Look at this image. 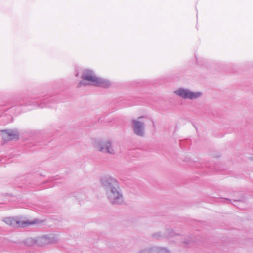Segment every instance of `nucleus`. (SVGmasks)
<instances>
[{
	"label": "nucleus",
	"mask_w": 253,
	"mask_h": 253,
	"mask_svg": "<svg viewBox=\"0 0 253 253\" xmlns=\"http://www.w3.org/2000/svg\"><path fill=\"white\" fill-rule=\"evenodd\" d=\"M82 81H81L78 86L82 85H92L101 87H107L110 84L105 79L97 77L94 73L90 70H85L82 76Z\"/></svg>",
	"instance_id": "obj_1"
},
{
	"label": "nucleus",
	"mask_w": 253,
	"mask_h": 253,
	"mask_svg": "<svg viewBox=\"0 0 253 253\" xmlns=\"http://www.w3.org/2000/svg\"><path fill=\"white\" fill-rule=\"evenodd\" d=\"M107 196L110 202L113 204L119 205L123 203V195L119 190L118 186L107 190Z\"/></svg>",
	"instance_id": "obj_2"
},
{
	"label": "nucleus",
	"mask_w": 253,
	"mask_h": 253,
	"mask_svg": "<svg viewBox=\"0 0 253 253\" xmlns=\"http://www.w3.org/2000/svg\"><path fill=\"white\" fill-rule=\"evenodd\" d=\"M95 147L100 152L107 153L111 155H114L115 151L112 146V141L108 140L107 141H98L95 144Z\"/></svg>",
	"instance_id": "obj_3"
},
{
	"label": "nucleus",
	"mask_w": 253,
	"mask_h": 253,
	"mask_svg": "<svg viewBox=\"0 0 253 253\" xmlns=\"http://www.w3.org/2000/svg\"><path fill=\"white\" fill-rule=\"evenodd\" d=\"M3 221L7 225L13 227H24L30 225L34 224L36 222L29 221H21L17 217H6L3 219Z\"/></svg>",
	"instance_id": "obj_4"
},
{
	"label": "nucleus",
	"mask_w": 253,
	"mask_h": 253,
	"mask_svg": "<svg viewBox=\"0 0 253 253\" xmlns=\"http://www.w3.org/2000/svg\"><path fill=\"white\" fill-rule=\"evenodd\" d=\"M174 93L184 99L193 100L200 97L202 95L201 92H193L187 89L179 88L174 91Z\"/></svg>",
	"instance_id": "obj_5"
},
{
	"label": "nucleus",
	"mask_w": 253,
	"mask_h": 253,
	"mask_svg": "<svg viewBox=\"0 0 253 253\" xmlns=\"http://www.w3.org/2000/svg\"><path fill=\"white\" fill-rule=\"evenodd\" d=\"M143 118V117H140L137 120H132L134 132L135 134L140 136H143L144 135V123L140 121Z\"/></svg>",
	"instance_id": "obj_6"
},
{
	"label": "nucleus",
	"mask_w": 253,
	"mask_h": 253,
	"mask_svg": "<svg viewBox=\"0 0 253 253\" xmlns=\"http://www.w3.org/2000/svg\"><path fill=\"white\" fill-rule=\"evenodd\" d=\"M2 139L4 141L17 140L19 138V133L16 130H3L1 131Z\"/></svg>",
	"instance_id": "obj_7"
},
{
	"label": "nucleus",
	"mask_w": 253,
	"mask_h": 253,
	"mask_svg": "<svg viewBox=\"0 0 253 253\" xmlns=\"http://www.w3.org/2000/svg\"><path fill=\"white\" fill-rule=\"evenodd\" d=\"M101 182L103 186L107 190L111 189L113 187L118 186L116 179L109 175L103 176L101 179Z\"/></svg>",
	"instance_id": "obj_8"
},
{
	"label": "nucleus",
	"mask_w": 253,
	"mask_h": 253,
	"mask_svg": "<svg viewBox=\"0 0 253 253\" xmlns=\"http://www.w3.org/2000/svg\"><path fill=\"white\" fill-rule=\"evenodd\" d=\"M58 238L54 235H47L39 237L37 241L40 246L54 243L57 242Z\"/></svg>",
	"instance_id": "obj_9"
},
{
	"label": "nucleus",
	"mask_w": 253,
	"mask_h": 253,
	"mask_svg": "<svg viewBox=\"0 0 253 253\" xmlns=\"http://www.w3.org/2000/svg\"><path fill=\"white\" fill-rule=\"evenodd\" d=\"M52 100L51 99H48L47 98H45L43 99H40V101H42V102H41L40 103H38L36 101H28L25 103L26 106L28 105H32V106H37L39 108H44L46 107H51L49 103V101H51Z\"/></svg>",
	"instance_id": "obj_10"
},
{
	"label": "nucleus",
	"mask_w": 253,
	"mask_h": 253,
	"mask_svg": "<svg viewBox=\"0 0 253 253\" xmlns=\"http://www.w3.org/2000/svg\"><path fill=\"white\" fill-rule=\"evenodd\" d=\"M152 253H170V252L166 248L153 247H152Z\"/></svg>",
	"instance_id": "obj_11"
},
{
	"label": "nucleus",
	"mask_w": 253,
	"mask_h": 253,
	"mask_svg": "<svg viewBox=\"0 0 253 253\" xmlns=\"http://www.w3.org/2000/svg\"><path fill=\"white\" fill-rule=\"evenodd\" d=\"M167 234L168 237H172L175 235V233H174L173 231L171 229H168L167 230Z\"/></svg>",
	"instance_id": "obj_12"
},
{
	"label": "nucleus",
	"mask_w": 253,
	"mask_h": 253,
	"mask_svg": "<svg viewBox=\"0 0 253 253\" xmlns=\"http://www.w3.org/2000/svg\"><path fill=\"white\" fill-rule=\"evenodd\" d=\"M31 98L32 99H35L37 98V97H34V96H32Z\"/></svg>",
	"instance_id": "obj_13"
},
{
	"label": "nucleus",
	"mask_w": 253,
	"mask_h": 253,
	"mask_svg": "<svg viewBox=\"0 0 253 253\" xmlns=\"http://www.w3.org/2000/svg\"><path fill=\"white\" fill-rule=\"evenodd\" d=\"M227 200L229 202L231 201L230 199H227Z\"/></svg>",
	"instance_id": "obj_14"
}]
</instances>
